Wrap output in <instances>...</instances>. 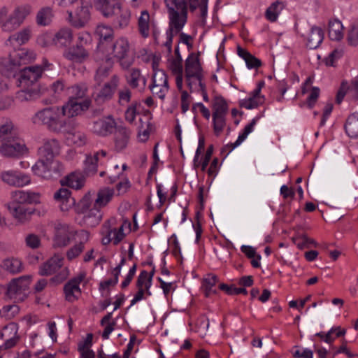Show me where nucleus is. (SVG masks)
<instances>
[{
    "mask_svg": "<svg viewBox=\"0 0 358 358\" xmlns=\"http://www.w3.org/2000/svg\"><path fill=\"white\" fill-rule=\"evenodd\" d=\"M7 208L13 217L20 223L29 221L34 213V209L17 203H8Z\"/></svg>",
    "mask_w": 358,
    "mask_h": 358,
    "instance_id": "obj_24",
    "label": "nucleus"
},
{
    "mask_svg": "<svg viewBox=\"0 0 358 358\" xmlns=\"http://www.w3.org/2000/svg\"><path fill=\"white\" fill-rule=\"evenodd\" d=\"M67 13L68 22L76 29L85 27L91 18L90 8L83 3L78 4L73 10H67Z\"/></svg>",
    "mask_w": 358,
    "mask_h": 358,
    "instance_id": "obj_9",
    "label": "nucleus"
},
{
    "mask_svg": "<svg viewBox=\"0 0 358 358\" xmlns=\"http://www.w3.org/2000/svg\"><path fill=\"white\" fill-rule=\"evenodd\" d=\"M113 68V62L111 59H106L97 69L94 76L95 80L99 85L110 75Z\"/></svg>",
    "mask_w": 358,
    "mask_h": 358,
    "instance_id": "obj_42",
    "label": "nucleus"
},
{
    "mask_svg": "<svg viewBox=\"0 0 358 358\" xmlns=\"http://www.w3.org/2000/svg\"><path fill=\"white\" fill-rule=\"evenodd\" d=\"M257 119V117L253 118L251 122L245 127L243 132L239 134L235 143H231L226 145V148L229 149V152L232 151L235 148L241 145V143L247 138L248 134L253 131Z\"/></svg>",
    "mask_w": 358,
    "mask_h": 358,
    "instance_id": "obj_46",
    "label": "nucleus"
},
{
    "mask_svg": "<svg viewBox=\"0 0 358 358\" xmlns=\"http://www.w3.org/2000/svg\"><path fill=\"white\" fill-rule=\"evenodd\" d=\"M43 69L40 65L24 67L20 71L19 86L22 88L29 87L41 77Z\"/></svg>",
    "mask_w": 358,
    "mask_h": 358,
    "instance_id": "obj_16",
    "label": "nucleus"
},
{
    "mask_svg": "<svg viewBox=\"0 0 358 358\" xmlns=\"http://www.w3.org/2000/svg\"><path fill=\"white\" fill-rule=\"evenodd\" d=\"M2 180L10 186L23 187L31 182L30 177L22 172L17 171H7L1 173Z\"/></svg>",
    "mask_w": 358,
    "mask_h": 358,
    "instance_id": "obj_20",
    "label": "nucleus"
},
{
    "mask_svg": "<svg viewBox=\"0 0 358 358\" xmlns=\"http://www.w3.org/2000/svg\"><path fill=\"white\" fill-rule=\"evenodd\" d=\"M86 277V273L80 272L76 277L71 279L64 287V292L66 299L68 301L73 302L81 295V290L79 285Z\"/></svg>",
    "mask_w": 358,
    "mask_h": 358,
    "instance_id": "obj_18",
    "label": "nucleus"
},
{
    "mask_svg": "<svg viewBox=\"0 0 358 358\" xmlns=\"http://www.w3.org/2000/svg\"><path fill=\"white\" fill-rule=\"evenodd\" d=\"M62 185L74 189H80L84 185V179L78 173H71L60 181Z\"/></svg>",
    "mask_w": 358,
    "mask_h": 358,
    "instance_id": "obj_47",
    "label": "nucleus"
},
{
    "mask_svg": "<svg viewBox=\"0 0 358 358\" xmlns=\"http://www.w3.org/2000/svg\"><path fill=\"white\" fill-rule=\"evenodd\" d=\"M152 281L148 278V273L146 271H142L138 277L136 281V287L138 289H144L148 295H150L151 293L149 291L151 287Z\"/></svg>",
    "mask_w": 358,
    "mask_h": 358,
    "instance_id": "obj_55",
    "label": "nucleus"
},
{
    "mask_svg": "<svg viewBox=\"0 0 358 358\" xmlns=\"http://www.w3.org/2000/svg\"><path fill=\"white\" fill-rule=\"evenodd\" d=\"M114 195V190L109 187H104L99 190L97 197L94 205L99 208L106 206L112 199Z\"/></svg>",
    "mask_w": 358,
    "mask_h": 358,
    "instance_id": "obj_44",
    "label": "nucleus"
},
{
    "mask_svg": "<svg viewBox=\"0 0 358 358\" xmlns=\"http://www.w3.org/2000/svg\"><path fill=\"white\" fill-rule=\"evenodd\" d=\"M59 134H62L69 144L83 146L87 143V136L78 129V124L74 120H67Z\"/></svg>",
    "mask_w": 358,
    "mask_h": 358,
    "instance_id": "obj_7",
    "label": "nucleus"
},
{
    "mask_svg": "<svg viewBox=\"0 0 358 358\" xmlns=\"http://www.w3.org/2000/svg\"><path fill=\"white\" fill-rule=\"evenodd\" d=\"M64 258L59 255H55L52 257L43 264L39 270L41 275H50L59 271L63 265Z\"/></svg>",
    "mask_w": 358,
    "mask_h": 358,
    "instance_id": "obj_27",
    "label": "nucleus"
},
{
    "mask_svg": "<svg viewBox=\"0 0 358 358\" xmlns=\"http://www.w3.org/2000/svg\"><path fill=\"white\" fill-rule=\"evenodd\" d=\"M343 53V52L341 49H335L324 59L325 64L327 66H334L335 62L342 57Z\"/></svg>",
    "mask_w": 358,
    "mask_h": 358,
    "instance_id": "obj_59",
    "label": "nucleus"
},
{
    "mask_svg": "<svg viewBox=\"0 0 358 358\" xmlns=\"http://www.w3.org/2000/svg\"><path fill=\"white\" fill-rule=\"evenodd\" d=\"M65 84L64 80H57L54 82L51 86L50 90L55 97H59L62 93L64 91Z\"/></svg>",
    "mask_w": 358,
    "mask_h": 358,
    "instance_id": "obj_61",
    "label": "nucleus"
},
{
    "mask_svg": "<svg viewBox=\"0 0 358 358\" xmlns=\"http://www.w3.org/2000/svg\"><path fill=\"white\" fill-rule=\"evenodd\" d=\"M90 56V53L83 45L76 44L66 49L64 52V57L73 62L81 64L86 61Z\"/></svg>",
    "mask_w": 358,
    "mask_h": 358,
    "instance_id": "obj_21",
    "label": "nucleus"
},
{
    "mask_svg": "<svg viewBox=\"0 0 358 358\" xmlns=\"http://www.w3.org/2000/svg\"><path fill=\"white\" fill-rule=\"evenodd\" d=\"M283 8L284 5L282 2L277 1L272 3L265 12L266 18L270 22H275Z\"/></svg>",
    "mask_w": 358,
    "mask_h": 358,
    "instance_id": "obj_51",
    "label": "nucleus"
},
{
    "mask_svg": "<svg viewBox=\"0 0 358 358\" xmlns=\"http://www.w3.org/2000/svg\"><path fill=\"white\" fill-rule=\"evenodd\" d=\"M90 105V99L78 101L69 98L68 101L60 107L62 117H73L80 115L83 112L87 110Z\"/></svg>",
    "mask_w": 358,
    "mask_h": 358,
    "instance_id": "obj_14",
    "label": "nucleus"
},
{
    "mask_svg": "<svg viewBox=\"0 0 358 358\" xmlns=\"http://www.w3.org/2000/svg\"><path fill=\"white\" fill-rule=\"evenodd\" d=\"M346 94L351 95L355 99L358 97V80L355 78L349 85L346 81H343L336 96V102L340 104Z\"/></svg>",
    "mask_w": 358,
    "mask_h": 358,
    "instance_id": "obj_31",
    "label": "nucleus"
},
{
    "mask_svg": "<svg viewBox=\"0 0 358 358\" xmlns=\"http://www.w3.org/2000/svg\"><path fill=\"white\" fill-rule=\"evenodd\" d=\"M31 12L32 7L29 4L16 6L10 14L6 8V17L2 20V31L11 32L17 29Z\"/></svg>",
    "mask_w": 358,
    "mask_h": 358,
    "instance_id": "obj_4",
    "label": "nucleus"
},
{
    "mask_svg": "<svg viewBox=\"0 0 358 358\" xmlns=\"http://www.w3.org/2000/svg\"><path fill=\"white\" fill-rule=\"evenodd\" d=\"M324 39V31L321 27L313 26L306 36V46L309 49H316Z\"/></svg>",
    "mask_w": 358,
    "mask_h": 358,
    "instance_id": "obj_33",
    "label": "nucleus"
},
{
    "mask_svg": "<svg viewBox=\"0 0 358 358\" xmlns=\"http://www.w3.org/2000/svg\"><path fill=\"white\" fill-rule=\"evenodd\" d=\"M70 242V231L66 226L60 225L56 228L54 238L55 247H65Z\"/></svg>",
    "mask_w": 358,
    "mask_h": 358,
    "instance_id": "obj_37",
    "label": "nucleus"
},
{
    "mask_svg": "<svg viewBox=\"0 0 358 358\" xmlns=\"http://www.w3.org/2000/svg\"><path fill=\"white\" fill-rule=\"evenodd\" d=\"M119 5L120 3L118 2L113 3L110 1L103 7L99 8L97 10H99L104 17L112 18L115 17V12Z\"/></svg>",
    "mask_w": 358,
    "mask_h": 358,
    "instance_id": "obj_56",
    "label": "nucleus"
},
{
    "mask_svg": "<svg viewBox=\"0 0 358 358\" xmlns=\"http://www.w3.org/2000/svg\"><path fill=\"white\" fill-rule=\"evenodd\" d=\"M115 222L114 219L109 220L103 225L101 243L104 245L110 243H113L115 245L119 244L126 236L124 233V227L130 226L129 222L124 221L119 227H113Z\"/></svg>",
    "mask_w": 358,
    "mask_h": 358,
    "instance_id": "obj_5",
    "label": "nucleus"
},
{
    "mask_svg": "<svg viewBox=\"0 0 358 358\" xmlns=\"http://www.w3.org/2000/svg\"><path fill=\"white\" fill-rule=\"evenodd\" d=\"M5 342L3 344L0 345V349L6 350L13 348L20 341L19 336H14L10 337L4 338Z\"/></svg>",
    "mask_w": 358,
    "mask_h": 358,
    "instance_id": "obj_62",
    "label": "nucleus"
},
{
    "mask_svg": "<svg viewBox=\"0 0 358 358\" xmlns=\"http://www.w3.org/2000/svg\"><path fill=\"white\" fill-rule=\"evenodd\" d=\"M203 75V69L199 62V55L191 53L185 60V76L190 90L192 89V78L200 79Z\"/></svg>",
    "mask_w": 358,
    "mask_h": 358,
    "instance_id": "obj_11",
    "label": "nucleus"
},
{
    "mask_svg": "<svg viewBox=\"0 0 358 358\" xmlns=\"http://www.w3.org/2000/svg\"><path fill=\"white\" fill-rule=\"evenodd\" d=\"M67 120L63 119L60 107L49 106L37 111L31 117L34 124L43 126L48 131L59 134Z\"/></svg>",
    "mask_w": 358,
    "mask_h": 358,
    "instance_id": "obj_2",
    "label": "nucleus"
},
{
    "mask_svg": "<svg viewBox=\"0 0 358 358\" xmlns=\"http://www.w3.org/2000/svg\"><path fill=\"white\" fill-rule=\"evenodd\" d=\"M107 155L106 150H101L94 155H87L84 162V173L87 176H92L97 171L98 162L101 157H105Z\"/></svg>",
    "mask_w": 358,
    "mask_h": 358,
    "instance_id": "obj_29",
    "label": "nucleus"
},
{
    "mask_svg": "<svg viewBox=\"0 0 358 358\" xmlns=\"http://www.w3.org/2000/svg\"><path fill=\"white\" fill-rule=\"evenodd\" d=\"M119 78L113 75L110 81L104 84L103 87L96 93L94 99L98 105H101L106 101L110 100L118 86Z\"/></svg>",
    "mask_w": 358,
    "mask_h": 358,
    "instance_id": "obj_19",
    "label": "nucleus"
},
{
    "mask_svg": "<svg viewBox=\"0 0 358 358\" xmlns=\"http://www.w3.org/2000/svg\"><path fill=\"white\" fill-rule=\"evenodd\" d=\"M53 197L63 212L69 211L76 203V199L71 196V192L67 188L59 189L55 192Z\"/></svg>",
    "mask_w": 358,
    "mask_h": 358,
    "instance_id": "obj_22",
    "label": "nucleus"
},
{
    "mask_svg": "<svg viewBox=\"0 0 358 358\" xmlns=\"http://www.w3.org/2000/svg\"><path fill=\"white\" fill-rule=\"evenodd\" d=\"M169 17L166 41L164 46L169 53L172 52L173 37L179 34L187 20V0H164Z\"/></svg>",
    "mask_w": 358,
    "mask_h": 358,
    "instance_id": "obj_1",
    "label": "nucleus"
},
{
    "mask_svg": "<svg viewBox=\"0 0 358 358\" xmlns=\"http://www.w3.org/2000/svg\"><path fill=\"white\" fill-rule=\"evenodd\" d=\"M152 24L149 13L146 10H143L138 19V29L143 38H148L150 36Z\"/></svg>",
    "mask_w": 358,
    "mask_h": 358,
    "instance_id": "obj_38",
    "label": "nucleus"
},
{
    "mask_svg": "<svg viewBox=\"0 0 358 358\" xmlns=\"http://www.w3.org/2000/svg\"><path fill=\"white\" fill-rule=\"evenodd\" d=\"M60 150L59 141L55 138L48 139L40 148V154L44 160L50 162L55 155H58Z\"/></svg>",
    "mask_w": 358,
    "mask_h": 358,
    "instance_id": "obj_28",
    "label": "nucleus"
},
{
    "mask_svg": "<svg viewBox=\"0 0 358 358\" xmlns=\"http://www.w3.org/2000/svg\"><path fill=\"white\" fill-rule=\"evenodd\" d=\"M31 30L29 27H25L21 31L10 36L6 41V45L15 46L26 43L30 38Z\"/></svg>",
    "mask_w": 358,
    "mask_h": 358,
    "instance_id": "obj_35",
    "label": "nucleus"
},
{
    "mask_svg": "<svg viewBox=\"0 0 358 358\" xmlns=\"http://www.w3.org/2000/svg\"><path fill=\"white\" fill-rule=\"evenodd\" d=\"M17 136V129L10 120H7L0 126V141L3 142Z\"/></svg>",
    "mask_w": 358,
    "mask_h": 358,
    "instance_id": "obj_45",
    "label": "nucleus"
},
{
    "mask_svg": "<svg viewBox=\"0 0 358 358\" xmlns=\"http://www.w3.org/2000/svg\"><path fill=\"white\" fill-rule=\"evenodd\" d=\"M113 25L116 29L127 27L131 20V12L127 8L122 7L121 3L118 6L115 12V17H113Z\"/></svg>",
    "mask_w": 358,
    "mask_h": 358,
    "instance_id": "obj_30",
    "label": "nucleus"
},
{
    "mask_svg": "<svg viewBox=\"0 0 358 358\" xmlns=\"http://www.w3.org/2000/svg\"><path fill=\"white\" fill-rule=\"evenodd\" d=\"M24 241L26 245L33 250L37 249L41 246V239L39 236L34 234H29L25 236Z\"/></svg>",
    "mask_w": 358,
    "mask_h": 358,
    "instance_id": "obj_58",
    "label": "nucleus"
},
{
    "mask_svg": "<svg viewBox=\"0 0 358 358\" xmlns=\"http://www.w3.org/2000/svg\"><path fill=\"white\" fill-rule=\"evenodd\" d=\"M18 326L16 323L10 322L7 324L1 332V338H4L17 335Z\"/></svg>",
    "mask_w": 358,
    "mask_h": 358,
    "instance_id": "obj_57",
    "label": "nucleus"
},
{
    "mask_svg": "<svg viewBox=\"0 0 358 358\" xmlns=\"http://www.w3.org/2000/svg\"><path fill=\"white\" fill-rule=\"evenodd\" d=\"M29 285V276H22L12 280L7 286L6 296L14 302L23 301L28 295Z\"/></svg>",
    "mask_w": 358,
    "mask_h": 358,
    "instance_id": "obj_6",
    "label": "nucleus"
},
{
    "mask_svg": "<svg viewBox=\"0 0 358 358\" xmlns=\"http://www.w3.org/2000/svg\"><path fill=\"white\" fill-rule=\"evenodd\" d=\"M345 130L351 138H357L358 136V117L355 113L350 115L347 119Z\"/></svg>",
    "mask_w": 358,
    "mask_h": 358,
    "instance_id": "obj_50",
    "label": "nucleus"
},
{
    "mask_svg": "<svg viewBox=\"0 0 358 358\" xmlns=\"http://www.w3.org/2000/svg\"><path fill=\"white\" fill-rule=\"evenodd\" d=\"M26 150L23 141L17 136L2 142L0 145V153L6 157H18L22 155Z\"/></svg>",
    "mask_w": 358,
    "mask_h": 358,
    "instance_id": "obj_13",
    "label": "nucleus"
},
{
    "mask_svg": "<svg viewBox=\"0 0 358 358\" xmlns=\"http://www.w3.org/2000/svg\"><path fill=\"white\" fill-rule=\"evenodd\" d=\"M116 126V122L111 115L103 117L92 122L91 131L99 136L110 135Z\"/></svg>",
    "mask_w": 358,
    "mask_h": 358,
    "instance_id": "obj_17",
    "label": "nucleus"
},
{
    "mask_svg": "<svg viewBox=\"0 0 358 358\" xmlns=\"http://www.w3.org/2000/svg\"><path fill=\"white\" fill-rule=\"evenodd\" d=\"M127 84L132 88H138L140 92L145 90L147 79L141 74L140 69L136 68L131 69L126 76Z\"/></svg>",
    "mask_w": 358,
    "mask_h": 358,
    "instance_id": "obj_26",
    "label": "nucleus"
},
{
    "mask_svg": "<svg viewBox=\"0 0 358 358\" xmlns=\"http://www.w3.org/2000/svg\"><path fill=\"white\" fill-rule=\"evenodd\" d=\"M264 101V96L256 94L254 92H252V96L248 99L242 100L240 106L246 109H252L257 108L259 105L262 104Z\"/></svg>",
    "mask_w": 358,
    "mask_h": 358,
    "instance_id": "obj_53",
    "label": "nucleus"
},
{
    "mask_svg": "<svg viewBox=\"0 0 358 358\" xmlns=\"http://www.w3.org/2000/svg\"><path fill=\"white\" fill-rule=\"evenodd\" d=\"M237 54L245 60L247 67L250 69H258L262 64L260 59L241 46L237 47Z\"/></svg>",
    "mask_w": 358,
    "mask_h": 358,
    "instance_id": "obj_40",
    "label": "nucleus"
},
{
    "mask_svg": "<svg viewBox=\"0 0 358 358\" xmlns=\"http://www.w3.org/2000/svg\"><path fill=\"white\" fill-rule=\"evenodd\" d=\"M11 57L22 66L33 62L36 58V54L28 49L21 48L11 54Z\"/></svg>",
    "mask_w": 358,
    "mask_h": 358,
    "instance_id": "obj_39",
    "label": "nucleus"
},
{
    "mask_svg": "<svg viewBox=\"0 0 358 358\" xmlns=\"http://www.w3.org/2000/svg\"><path fill=\"white\" fill-rule=\"evenodd\" d=\"M146 119H147L146 122H145L146 128H145L143 124V120L141 119L140 120V121L141 122V125L139 127L138 136L141 138V140L142 141H146L148 138L150 132L152 130L151 124L148 121V118L146 117Z\"/></svg>",
    "mask_w": 358,
    "mask_h": 358,
    "instance_id": "obj_60",
    "label": "nucleus"
},
{
    "mask_svg": "<svg viewBox=\"0 0 358 358\" xmlns=\"http://www.w3.org/2000/svg\"><path fill=\"white\" fill-rule=\"evenodd\" d=\"M114 129L115 149L116 151L120 152L127 148L131 132L130 129L123 125H116Z\"/></svg>",
    "mask_w": 358,
    "mask_h": 358,
    "instance_id": "obj_23",
    "label": "nucleus"
},
{
    "mask_svg": "<svg viewBox=\"0 0 358 358\" xmlns=\"http://www.w3.org/2000/svg\"><path fill=\"white\" fill-rule=\"evenodd\" d=\"M131 93L130 90L127 87L120 90L118 92L119 103L121 105H124L125 103H129L131 99Z\"/></svg>",
    "mask_w": 358,
    "mask_h": 358,
    "instance_id": "obj_63",
    "label": "nucleus"
},
{
    "mask_svg": "<svg viewBox=\"0 0 358 358\" xmlns=\"http://www.w3.org/2000/svg\"><path fill=\"white\" fill-rule=\"evenodd\" d=\"M2 268L10 273H17L22 270V262L17 258H8L5 259L1 265Z\"/></svg>",
    "mask_w": 358,
    "mask_h": 358,
    "instance_id": "obj_52",
    "label": "nucleus"
},
{
    "mask_svg": "<svg viewBox=\"0 0 358 358\" xmlns=\"http://www.w3.org/2000/svg\"><path fill=\"white\" fill-rule=\"evenodd\" d=\"M41 96V92L38 87L34 86L29 89L23 88L16 93V99L20 102L34 100Z\"/></svg>",
    "mask_w": 358,
    "mask_h": 358,
    "instance_id": "obj_41",
    "label": "nucleus"
},
{
    "mask_svg": "<svg viewBox=\"0 0 358 358\" xmlns=\"http://www.w3.org/2000/svg\"><path fill=\"white\" fill-rule=\"evenodd\" d=\"M153 69L152 81L149 89L154 96L164 99L169 89L167 75L163 70H156L155 66H153Z\"/></svg>",
    "mask_w": 358,
    "mask_h": 358,
    "instance_id": "obj_12",
    "label": "nucleus"
},
{
    "mask_svg": "<svg viewBox=\"0 0 358 358\" xmlns=\"http://www.w3.org/2000/svg\"><path fill=\"white\" fill-rule=\"evenodd\" d=\"M11 197L13 201L10 203H17L20 205L40 203V194L34 192L16 190L12 192Z\"/></svg>",
    "mask_w": 358,
    "mask_h": 358,
    "instance_id": "obj_25",
    "label": "nucleus"
},
{
    "mask_svg": "<svg viewBox=\"0 0 358 358\" xmlns=\"http://www.w3.org/2000/svg\"><path fill=\"white\" fill-rule=\"evenodd\" d=\"M73 34L71 29L64 27L60 29L52 38V43L57 47H66L71 43Z\"/></svg>",
    "mask_w": 358,
    "mask_h": 358,
    "instance_id": "obj_34",
    "label": "nucleus"
},
{
    "mask_svg": "<svg viewBox=\"0 0 358 358\" xmlns=\"http://www.w3.org/2000/svg\"><path fill=\"white\" fill-rule=\"evenodd\" d=\"M66 95L69 98L80 101L87 97L88 92V85L86 83L81 82L76 83L70 87H68L66 90Z\"/></svg>",
    "mask_w": 358,
    "mask_h": 358,
    "instance_id": "obj_32",
    "label": "nucleus"
},
{
    "mask_svg": "<svg viewBox=\"0 0 358 358\" xmlns=\"http://www.w3.org/2000/svg\"><path fill=\"white\" fill-rule=\"evenodd\" d=\"M3 313L8 318L13 317L19 313V307L17 305H8L2 308Z\"/></svg>",
    "mask_w": 358,
    "mask_h": 358,
    "instance_id": "obj_64",
    "label": "nucleus"
},
{
    "mask_svg": "<svg viewBox=\"0 0 358 358\" xmlns=\"http://www.w3.org/2000/svg\"><path fill=\"white\" fill-rule=\"evenodd\" d=\"M53 17L52 9L46 6L41 8L36 13V22L39 26H47L50 24Z\"/></svg>",
    "mask_w": 358,
    "mask_h": 358,
    "instance_id": "obj_49",
    "label": "nucleus"
},
{
    "mask_svg": "<svg viewBox=\"0 0 358 358\" xmlns=\"http://www.w3.org/2000/svg\"><path fill=\"white\" fill-rule=\"evenodd\" d=\"M343 26L338 20H330L329 22V36L331 40L340 41L343 37Z\"/></svg>",
    "mask_w": 358,
    "mask_h": 358,
    "instance_id": "obj_48",
    "label": "nucleus"
},
{
    "mask_svg": "<svg viewBox=\"0 0 358 358\" xmlns=\"http://www.w3.org/2000/svg\"><path fill=\"white\" fill-rule=\"evenodd\" d=\"M20 66L10 55V58L3 62L1 71L6 77H15L17 72L20 73Z\"/></svg>",
    "mask_w": 358,
    "mask_h": 358,
    "instance_id": "obj_43",
    "label": "nucleus"
},
{
    "mask_svg": "<svg viewBox=\"0 0 358 358\" xmlns=\"http://www.w3.org/2000/svg\"><path fill=\"white\" fill-rule=\"evenodd\" d=\"M212 123L213 133L220 136L227 125L229 107L227 101L221 96H215L212 102Z\"/></svg>",
    "mask_w": 358,
    "mask_h": 358,
    "instance_id": "obj_3",
    "label": "nucleus"
},
{
    "mask_svg": "<svg viewBox=\"0 0 358 358\" xmlns=\"http://www.w3.org/2000/svg\"><path fill=\"white\" fill-rule=\"evenodd\" d=\"M130 45L126 38H118L112 45V55L120 62L124 69H129L133 63V59H128Z\"/></svg>",
    "mask_w": 358,
    "mask_h": 358,
    "instance_id": "obj_10",
    "label": "nucleus"
},
{
    "mask_svg": "<svg viewBox=\"0 0 358 358\" xmlns=\"http://www.w3.org/2000/svg\"><path fill=\"white\" fill-rule=\"evenodd\" d=\"M78 236L80 238V243L67 251L66 256L69 260L77 257L83 251L84 245L88 241L90 234L87 231L82 230L78 233Z\"/></svg>",
    "mask_w": 358,
    "mask_h": 358,
    "instance_id": "obj_36",
    "label": "nucleus"
},
{
    "mask_svg": "<svg viewBox=\"0 0 358 358\" xmlns=\"http://www.w3.org/2000/svg\"><path fill=\"white\" fill-rule=\"evenodd\" d=\"M95 34L99 37L100 42L106 41L113 37L114 31L111 27L101 24L97 26Z\"/></svg>",
    "mask_w": 358,
    "mask_h": 358,
    "instance_id": "obj_54",
    "label": "nucleus"
},
{
    "mask_svg": "<svg viewBox=\"0 0 358 358\" xmlns=\"http://www.w3.org/2000/svg\"><path fill=\"white\" fill-rule=\"evenodd\" d=\"M62 169V165L59 162H54L53 159L50 162L41 159L32 167L36 175L47 180L59 176Z\"/></svg>",
    "mask_w": 358,
    "mask_h": 358,
    "instance_id": "obj_8",
    "label": "nucleus"
},
{
    "mask_svg": "<svg viewBox=\"0 0 358 358\" xmlns=\"http://www.w3.org/2000/svg\"><path fill=\"white\" fill-rule=\"evenodd\" d=\"M79 207L80 208V213L86 212L84 216V222L87 226L94 227L99 224L102 218L100 208L94 205L93 208L89 209L90 203L87 196H85L80 200Z\"/></svg>",
    "mask_w": 358,
    "mask_h": 358,
    "instance_id": "obj_15",
    "label": "nucleus"
}]
</instances>
